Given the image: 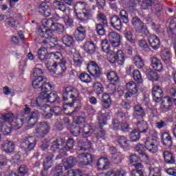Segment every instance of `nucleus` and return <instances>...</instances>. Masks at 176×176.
Returning <instances> with one entry per match:
<instances>
[{
  "mask_svg": "<svg viewBox=\"0 0 176 176\" xmlns=\"http://www.w3.org/2000/svg\"><path fill=\"white\" fill-rule=\"evenodd\" d=\"M37 33L41 38L40 43L44 46V48H40L38 51V58L41 60L43 63L49 65V63L47 62V60H49L47 54H49V53H47V49H50L52 46V45H54V43L57 41V38L53 37L52 30L46 29L45 28H40Z\"/></svg>",
  "mask_w": 176,
  "mask_h": 176,
  "instance_id": "obj_1",
  "label": "nucleus"
},
{
  "mask_svg": "<svg viewBox=\"0 0 176 176\" xmlns=\"http://www.w3.org/2000/svg\"><path fill=\"white\" fill-rule=\"evenodd\" d=\"M31 112V108L28 107V105L25 106L24 113L18 115L17 117L12 120L11 122V126L18 130V129H21L23 124H24V120L28 122L30 126H35V124L38 122V118H39V111H34Z\"/></svg>",
  "mask_w": 176,
  "mask_h": 176,
  "instance_id": "obj_2",
  "label": "nucleus"
},
{
  "mask_svg": "<svg viewBox=\"0 0 176 176\" xmlns=\"http://www.w3.org/2000/svg\"><path fill=\"white\" fill-rule=\"evenodd\" d=\"M43 91L40 93L43 100L48 101V102H51V104H60V100L57 93L53 91L47 94L49 91H52L53 90V85L50 84V82H47V84L43 85Z\"/></svg>",
  "mask_w": 176,
  "mask_h": 176,
  "instance_id": "obj_3",
  "label": "nucleus"
},
{
  "mask_svg": "<svg viewBox=\"0 0 176 176\" xmlns=\"http://www.w3.org/2000/svg\"><path fill=\"white\" fill-rule=\"evenodd\" d=\"M148 134L150 137L147 138L144 142L145 148L150 153H156L159 151V147L157 146V131L155 129H150Z\"/></svg>",
  "mask_w": 176,
  "mask_h": 176,
  "instance_id": "obj_4",
  "label": "nucleus"
},
{
  "mask_svg": "<svg viewBox=\"0 0 176 176\" xmlns=\"http://www.w3.org/2000/svg\"><path fill=\"white\" fill-rule=\"evenodd\" d=\"M79 90L78 89L72 87L67 86L65 87L63 90V101H68V97L72 98V102L70 103H67V107H72L75 104V101L79 98Z\"/></svg>",
  "mask_w": 176,
  "mask_h": 176,
  "instance_id": "obj_5",
  "label": "nucleus"
},
{
  "mask_svg": "<svg viewBox=\"0 0 176 176\" xmlns=\"http://www.w3.org/2000/svg\"><path fill=\"white\" fill-rule=\"evenodd\" d=\"M131 24L138 34H143V35H148L149 34L148 28L138 16L132 18Z\"/></svg>",
  "mask_w": 176,
  "mask_h": 176,
  "instance_id": "obj_6",
  "label": "nucleus"
},
{
  "mask_svg": "<svg viewBox=\"0 0 176 176\" xmlns=\"http://www.w3.org/2000/svg\"><path fill=\"white\" fill-rule=\"evenodd\" d=\"M107 60L111 63V64H116V63H118V65H123L124 64L126 57L124 56L123 51L118 50L116 54H115V52H110Z\"/></svg>",
  "mask_w": 176,
  "mask_h": 176,
  "instance_id": "obj_7",
  "label": "nucleus"
},
{
  "mask_svg": "<svg viewBox=\"0 0 176 176\" xmlns=\"http://www.w3.org/2000/svg\"><path fill=\"white\" fill-rule=\"evenodd\" d=\"M50 131V124L47 122H41L37 124L36 132L34 133L36 137L38 138H43L45 135L49 134Z\"/></svg>",
  "mask_w": 176,
  "mask_h": 176,
  "instance_id": "obj_8",
  "label": "nucleus"
},
{
  "mask_svg": "<svg viewBox=\"0 0 176 176\" xmlns=\"http://www.w3.org/2000/svg\"><path fill=\"white\" fill-rule=\"evenodd\" d=\"M36 145V140L35 138L32 136L28 137L25 138L21 144V148L23 149L26 153L28 152H31L35 148Z\"/></svg>",
  "mask_w": 176,
  "mask_h": 176,
  "instance_id": "obj_9",
  "label": "nucleus"
},
{
  "mask_svg": "<svg viewBox=\"0 0 176 176\" xmlns=\"http://www.w3.org/2000/svg\"><path fill=\"white\" fill-rule=\"evenodd\" d=\"M78 159L80 166H93V163L96 160V157L90 153L78 154Z\"/></svg>",
  "mask_w": 176,
  "mask_h": 176,
  "instance_id": "obj_10",
  "label": "nucleus"
},
{
  "mask_svg": "<svg viewBox=\"0 0 176 176\" xmlns=\"http://www.w3.org/2000/svg\"><path fill=\"white\" fill-rule=\"evenodd\" d=\"M75 146V140L74 138H70L66 142V146H63L59 151V155L56 157V160L58 159H62L64 156H68L67 152H69Z\"/></svg>",
  "mask_w": 176,
  "mask_h": 176,
  "instance_id": "obj_11",
  "label": "nucleus"
},
{
  "mask_svg": "<svg viewBox=\"0 0 176 176\" xmlns=\"http://www.w3.org/2000/svg\"><path fill=\"white\" fill-rule=\"evenodd\" d=\"M48 68L50 71L52 69L54 71V74L56 75H63V74L67 71V60H65V59H63L60 62H58L56 64H53Z\"/></svg>",
  "mask_w": 176,
  "mask_h": 176,
  "instance_id": "obj_12",
  "label": "nucleus"
},
{
  "mask_svg": "<svg viewBox=\"0 0 176 176\" xmlns=\"http://www.w3.org/2000/svg\"><path fill=\"white\" fill-rule=\"evenodd\" d=\"M98 119L101 129V130L98 132V137L100 138H105L106 133L105 131L102 129V126H105L107 124V120H109V116L107 113H102L100 112L98 113Z\"/></svg>",
  "mask_w": 176,
  "mask_h": 176,
  "instance_id": "obj_13",
  "label": "nucleus"
},
{
  "mask_svg": "<svg viewBox=\"0 0 176 176\" xmlns=\"http://www.w3.org/2000/svg\"><path fill=\"white\" fill-rule=\"evenodd\" d=\"M87 69L88 70V72H89L90 75H91V76L95 79H98V78L101 76V69L94 61H90L89 63Z\"/></svg>",
  "mask_w": 176,
  "mask_h": 176,
  "instance_id": "obj_14",
  "label": "nucleus"
},
{
  "mask_svg": "<svg viewBox=\"0 0 176 176\" xmlns=\"http://www.w3.org/2000/svg\"><path fill=\"white\" fill-rule=\"evenodd\" d=\"M108 39L113 47L120 46V34L119 33L115 31L110 32L108 34Z\"/></svg>",
  "mask_w": 176,
  "mask_h": 176,
  "instance_id": "obj_15",
  "label": "nucleus"
},
{
  "mask_svg": "<svg viewBox=\"0 0 176 176\" xmlns=\"http://www.w3.org/2000/svg\"><path fill=\"white\" fill-rule=\"evenodd\" d=\"M86 27L84 26H78L76 30L74 31V38L78 41V42H82L86 38Z\"/></svg>",
  "mask_w": 176,
  "mask_h": 176,
  "instance_id": "obj_16",
  "label": "nucleus"
},
{
  "mask_svg": "<svg viewBox=\"0 0 176 176\" xmlns=\"http://www.w3.org/2000/svg\"><path fill=\"white\" fill-rule=\"evenodd\" d=\"M145 109L140 104H136L133 107V114L134 119L138 120H142L145 118Z\"/></svg>",
  "mask_w": 176,
  "mask_h": 176,
  "instance_id": "obj_17",
  "label": "nucleus"
},
{
  "mask_svg": "<svg viewBox=\"0 0 176 176\" xmlns=\"http://www.w3.org/2000/svg\"><path fill=\"white\" fill-rule=\"evenodd\" d=\"M110 24L117 31H121L122 28H123V22H122V19L118 15L111 17Z\"/></svg>",
  "mask_w": 176,
  "mask_h": 176,
  "instance_id": "obj_18",
  "label": "nucleus"
},
{
  "mask_svg": "<svg viewBox=\"0 0 176 176\" xmlns=\"http://www.w3.org/2000/svg\"><path fill=\"white\" fill-rule=\"evenodd\" d=\"M152 96L155 102H160L163 98V90L158 85H154L153 87Z\"/></svg>",
  "mask_w": 176,
  "mask_h": 176,
  "instance_id": "obj_19",
  "label": "nucleus"
},
{
  "mask_svg": "<svg viewBox=\"0 0 176 176\" xmlns=\"http://www.w3.org/2000/svg\"><path fill=\"white\" fill-rule=\"evenodd\" d=\"M82 129H83L82 123L79 124V122H73L71 125L70 133L74 137H79L80 133H82Z\"/></svg>",
  "mask_w": 176,
  "mask_h": 176,
  "instance_id": "obj_20",
  "label": "nucleus"
},
{
  "mask_svg": "<svg viewBox=\"0 0 176 176\" xmlns=\"http://www.w3.org/2000/svg\"><path fill=\"white\" fill-rule=\"evenodd\" d=\"M45 78L43 76H38L36 77L33 81H32V87L34 89H38L41 93L43 91V85L47 84L48 82H45L43 80H45Z\"/></svg>",
  "mask_w": 176,
  "mask_h": 176,
  "instance_id": "obj_21",
  "label": "nucleus"
},
{
  "mask_svg": "<svg viewBox=\"0 0 176 176\" xmlns=\"http://www.w3.org/2000/svg\"><path fill=\"white\" fill-rule=\"evenodd\" d=\"M118 142L120 148H122L124 151H129V149H130V140H129L126 136H118Z\"/></svg>",
  "mask_w": 176,
  "mask_h": 176,
  "instance_id": "obj_22",
  "label": "nucleus"
},
{
  "mask_svg": "<svg viewBox=\"0 0 176 176\" xmlns=\"http://www.w3.org/2000/svg\"><path fill=\"white\" fill-rule=\"evenodd\" d=\"M151 65L155 71H157L158 72H162L163 71V64H162V61L160 60L159 58L153 56L150 59Z\"/></svg>",
  "mask_w": 176,
  "mask_h": 176,
  "instance_id": "obj_23",
  "label": "nucleus"
},
{
  "mask_svg": "<svg viewBox=\"0 0 176 176\" xmlns=\"http://www.w3.org/2000/svg\"><path fill=\"white\" fill-rule=\"evenodd\" d=\"M47 57L48 60L54 61L53 64H58L63 60V55L58 52L48 53Z\"/></svg>",
  "mask_w": 176,
  "mask_h": 176,
  "instance_id": "obj_24",
  "label": "nucleus"
},
{
  "mask_svg": "<svg viewBox=\"0 0 176 176\" xmlns=\"http://www.w3.org/2000/svg\"><path fill=\"white\" fill-rule=\"evenodd\" d=\"M162 141L163 145L166 148H171L173 146V138L171 135L167 132H164L162 135Z\"/></svg>",
  "mask_w": 176,
  "mask_h": 176,
  "instance_id": "obj_25",
  "label": "nucleus"
},
{
  "mask_svg": "<svg viewBox=\"0 0 176 176\" xmlns=\"http://www.w3.org/2000/svg\"><path fill=\"white\" fill-rule=\"evenodd\" d=\"M37 10L41 16H45V17L52 16V9H50V7L46 4H41L38 6Z\"/></svg>",
  "mask_w": 176,
  "mask_h": 176,
  "instance_id": "obj_26",
  "label": "nucleus"
},
{
  "mask_svg": "<svg viewBox=\"0 0 176 176\" xmlns=\"http://www.w3.org/2000/svg\"><path fill=\"white\" fill-rule=\"evenodd\" d=\"M148 43L150 46L154 50H157V49L160 47V39H159L156 35H150L148 38Z\"/></svg>",
  "mask_w": 176,
  "mask_h": 176,
  "instance_id": "obj_27",
  "label": "nucleus"
},
{
  "mask_svg": "<svg viewBox=\"0 0 176 176\" xmlns=\"http://www.w3.org/2000/svg\"><path fill=\"white\" fill-rule=\"evenodd\" d=\"M109 164V160L107 157H100L96 163L98 170H108Z\"/></svg>",
  "mask_w": 176,
  "mask_h": 176,
  "instance_id": "obj_28",
  "label": "nucleus"
},
{
  "mask_svg": "<svg viewBox=\"0 0 176 176\" xmlns=\"http://www.w3.org/2000/svg\"><path fill=\"white\" fill-rule=\"evenodd\" d=\"M102 108L104 109H109L112 105V100L111 96L108 94H104L102 96Z\"/></svg>",
  "mask_w": 176,
  "mask_h": 176,
  "instance_id": "obj_29",
  "label": "nucleus"
},
{
  "mask_svg": "<svg viewBox=\"0 0 176 176\" xmlns=\"http://www.w3.org/2000/svg\"><path fill=\"white\" fill-rule=\"evenodd\" d=\"M1 146L6 153H12L14 151V143L9 140H5L1 144Z\"/></svg>",
  "mask_w": 176,
  "mask_h": 176,
  "instance_id": "obj_30",
  "label": "nucleus"
},
{
  "mask_svg": "<svg viewBox=\"0 0 176 176\" xmlns=\"http://www.w3.org/2000/svg\"><path fill=\"white\" fill-rule=\"evenodd\" d=\"M62 43L67 47H72L75 45V40L72 36L65 34L62 37Z\"/></svg>",
  "mask_w": 176,
  "mask_h": 176,
  "instance_id": "obj_31",
  "label": "nucleus"
},
{
  "mask_svg": "<svg viewBox=\"0 0 176 176\" xmlns=\"http://www.w3.org/2000/svg\"><path fill=\"white\" fill-rule=\"evenodd\" d=\"M146 75L147 79L151 80V82H157L159 80V74L152 69H146Z\"/></svg>",
  "mask_w": 176,
  "mask_h": 176,
  "instance_id": "obj_32",
  "label": "nucleus"
},
{
  "mask_svg": "<svg viewBox=\"0 0 176 176\" xmlns=\"http://www.w3.org/2000/svg\"><path fill=\"white\" fill-rule=\"evenodd\" d=\"M52 115L56 118V120L60 122L64 119V115L63 114V108L60 107H54L52 110Z\"/></svg>",
  "mask_w": 176,
  "mask_h": 176,
  "instance_id": "obj_33",
  "label": "nucleus"
},
{
  "mask_svg": "<svg viewBox=\"0 0 176 176\" xmlns=\"http://www.w3.org/2000/svg\"><path fill=\"white\" fill-rule=\"evenodd\" d=\"M84 50L88 54H94L96 53V44L93 41H87L84 45Z\"/></svg>",
  "mask_w": 176,
  "mask_h": 176,
  "instance_id": "obj_34",
  "label": "nucleus"
},
{
  "mask_svg": "<svg viewBox=\"0 0 176 176\" xmlns=\"http://www.w3.org/2000/svg\"><path fill=\"white\" fill-rule=\"evenodd\" d=\"M163 157L166 164H175V157H174L173 153L169 151H164Z\"/></svg>",
  "mask_w": 176,
  "mask_h": 176,
  "instance_id": "obj_35",
  "label": "nucleus"
},
{
  "mask_svg": "<svg viewBox=\"0 0 176 176\" xmlns=\"http://www.w3.org/2000/svg\"><path fill=\"white\" fill-rule=\"evenodd\" d=\"M96 19L99 24H103V25H108V19H107V15L101 10H98L96 16Z\"/></svg>",
  "mask_w": 176,
  "mask_h": 176,
  "instance_id": "obj_36",
  "label": "nucleus"
},
{
  "mask_svg": "<svg viewBox=\"0 0 176 176\" xmlns=\"http://www.w3.org/2000/svg\"><path fill=\"white\" fill-rule=\"evenodd\" d=\"M107 76L108 80H110L112 85H113V86H115V85H118V83H119L120 82V79L119 77L118 76V74L113 71L107 73Z\"/></svg>",
  "mask_w": 176,
  "mask_h": 176,
  "instance_id": "obj_37",
  "label": "nucleus"
},
{
  "mask_svg": "<svg viewBox=\"0 0 176 176\" xmlns=\"http://www.w3.org/2000/svg\"><path fill=\"white\" fill-rule=\"evenodd\" d=\"M172 57L173 55L171 54V52L169 50H164L161 53V58L162 61L165 63V64H170Z\"/></svg>",
  "mask_w": 176,
  "mask_h": 176,
  "instance_id": "obj_38",
  "label": "nucleus"
},
{
  "mask_svg": "<svg viewBox=\"0 0 176 176\" xmlns=\"http://www.w3.org/2000/svg\"><path fill=\"white\" fill-rule=\"evenodd\" d=\"M102 45V50L107 53V59L109 58V54L113 53V51L111 50V45H109V43H108V40L104 39L101 43Z\"/></svg>",
  "mask_w": 176,
  "mask_h": 176,
  "instance_id": "obj_39",
  "label": "nucleus"
},
{
  "mask_svg": "<svg viewBox=\"0 0 176 176\" xmlns=\"http://www.w3.org/2000/svg\"><path fill=\"white\" fill-rule=\"evenodd\" d=\"M129 138L131 142H137V141H140V138H141V132L137 129L133 130L129 133Z\"/></svg>",
  "mask_w": 176,
  "mask_h": 176,
  "instance_id": "obj_40",
  "label": "nucleus"
},
{
  "mask_svg": "<svg viewBox=\"0 0 176 176\" xmlns=\"http://www.w3.org/2000/svg\"><path fill=\"white\" fill-rule=\"evenodd\" d=\"M126 86L130 94L134 95L138 93V88H137V84H135V82L131 81L126 83Z\"/></svg>",
  "mask_w": 176,
  "mask_h": 176,
  "instance_id": "obj_41",
  "label": "nucleus"
},
{
  "mask_svg": "<svg viewBox=\"0 0 176 176\" xmlns=\"http://www.w3.org/2000/svg\"><path fill=\"white\" fill-rule=\"evenodd\" d=\"M53 157H54L53 155L51 154L50 155H47L44 160L43 166L45 170H49V168H51V167H52Z\"/></svg>",
  "mask_w": 176,
  "mask_h": 176,
  "instance_id": "obj_42",
  "label": "nucleus"
},
{
  "mask_svg": "<svg viewBox=\"0 0 176 176\" xmlns=\"http://www.w3.org/2000/svg\"><path fill=\"white\" fill-rule=\"evenodd\" d=\"M137 126L138 129V131L140 133H146V131H148V123L144 121V119L140 120V121H138L137 122Z\"/></svg>",
  "mask_w": 176,
  "mask_h": 176,
  "instance_id": "obj_43",
  "label": "nucleus"
},
{
  "mask_svg": "<svg viewBox=\"0 0 176 176\" xmlns=\"http://www.w3.org/2000/svg\"><path fill=\"white\" fill-rule=\"evenodd\" d=\"M75 164H76V158L72 156L69 157L64 163L65 170H68V168L74 167Z\"/></svg>",
  "mask_w": 176,
  "mask_h": 176,
  "instance_id": "obj_44",
  "label": "nucleus"
},
{
  "mask_svg": "<svg viewBox=\"0 0 176 176\" xmlns=\"http://www.w3.org/2000/svg\"><path fill=\"white\" fill-rule=\"evenodd\" d=\"M65 141L63 139H57L56 141L54 142L53 144L51 146V151H53V152H56L57 149H60V146H63L65 144Z\"/></svg>",
  "mask_w": 176,
  "mask_h": 176,
  "instance_id": "obj_45",
  "label": "nucleus"
},
{
  "mask_svg": "<svg viewBox=\"0 0 176 176\" xmlns=\"http://www.w3.org/2000/svg\"><path fill=\"white\" fill-rule=\"evenodd\" d=\"M105 27H108V25H104L102 23L96 24V32L99 36H104L105 35Z\"/></svg>",
  "mask_w": 176,
  "mask_h": 176,
  "instance_id": "obj_46",
  "label": "nucleus"
},
{
  "mask_svg": "<svg viewBox=\"0 0 176 176\" xmlns=\"http://www.w3.org/2000/svg\"><path fill=\"white\" fill-rule=\"evenodd\" d=\"M93 89L98 96L104 93V87L100 82H95L93 85Z\"/></svg>",
  "mask_w": 176,
  "mask_h": 176,
  "instance_id": "obj_47",
  "label": "nucleus"
},
{
  "mask_svg": "<svg viewBox=\"0 0 176 176\" xmlns=\"http://www.w3.org/2000/svg\"><path fill=\"white\" fill-rule=\"evenodd\" d=\"M145 149H146V147H145V143L144 146L142 144H138L135 147V152H138L139 155L144 157H148V155L145 153Z\"/></svg>",
  "mask_w": 176,
  "mask_h": 176,
  "instance_id": "obj_48",
  "label": "nucleus"
},
{
  "mask_svg": "<svg viewBox=\"0 0 176 176\" xmlns=\"http://www.w3.org/2000/svg\"><path fill=\"white\" fill-rule=\"evenodd\" d=\"M124 157V155L122 154L120 152H118L112 156V162H114L115 164H120Z\"/></svg>",
  "mask_w": 176,
  "mask_h": 176,
  "instance_id": "obj_49",
  "label": "nucleus"
},
{
  "mask_svg": "<svg viewBox=\"0 0 176 176\" xmlns=\"http://www.w3.org/2000/svg\"><path fill=\"white\" fill-rule=\"evenodd\" d=\"M79 79L83 83H91V76L86 72L81 73L79 76Z\"/></svg>",
  "mask_w": 176,
  "mask_h": 176,
  "instance_id": "obj_50",
  "label": "nucleus"
},
{
  "mask_svg": "<svg viewBox=\"0 0 176 176\" xmlns=\"http://www.w3.org/2000/svg\"><path fill=\"white\" fill-rule=\"evenodd\" d=\"M173 104V101L171 100V98L169 96H165L164 98V100L162 101L161 107L164 108V109H167L168 107H171Z\"/></svg>",
  "mask_w": 176,
  "mask_h": 176,
  "instance_id": "obj_51",
  "label": "nucleus"
},
{
  "mask_svg": "<svg viewBox=\"0 0 176 176\" xmlns=\"http://www.w3.org/2000/svg\"><path fill=\"white\" fill-rule=\"evenodd\" d=\"M52 31H55L56 32H58V34H61L64 32V30H65V28L64 25L61 23H55L52 27Z\"/></svg>",
  "mask_w": 176,
  "mask_h": 176,
  "instance_id": "obj_52",
  "label": "nucleus"
},
{
  "mask_svg": "<svg viewBox=\"0 0 176 176\" xmlns=\"http://www.w3.org/2000/svg\"><path fill=\"white\" fill-rule=\"evenodd\" d=\"M115 117L118 118H120V119H122V120H129V119H130V113H129L128 111H118L115 113Z\"/></svg>",
  "mask_w": 176,
  "mask_h": 176,
  "instance_id": "obj_53",
  "label": "nucleus"
},
{
  "mask_svg": "<svg viewBox=\"0 0 176 176\" xmlns=\"http://www.w3.org/2000/svg\"><path fill=\"white\" fill-rule=\"evenodd\" d=\"M74 63L77 67H80L83 63V58L80 56V54H75L73 58Z\"/></svg>",
  "mask_w": 176,
  "mask_h": 176,
  "instance_id": "obj_54",
  "label": "nucleus"
},
{
  "mask_svg": "<svg viewBox=\"0 0 176 176\" xmlns=\"http://www.w3.org/2000/svg\"><path fill=\"white\" fill-rule=\"evenodd\" d=\"M139 46L140 47H141V49H142V50L146 52L147 53H149V52H151V47H149L148 43H146V41L145 40H140Z\"/></svg>",
  "mask_w": 176,
  "mask_h": 176,
  "instance_id": "obj_55",
  "label": "nucleus"
},
{
  "mask_svg": "<svg viewBox=\"0 0 176 176\" xmlns=\"http://www.w3.org/2000/svg\"><path fill=\"white\" fill-rule=\"evenodd\" d=\"M133 63L139 69L142 68L144 67V60L141 58V56L137 55L133 58Z\"/></svg>",
  "mask_w": 176,
  "mask_h": 176,
  "instance_id": "obj_56",
  "label": "nucleus"
},
{
  "mask_svg": "<svg viewBox=\"0 0 176 176\" xmlns=\"http://www.w3.org/2000/svg\"><path fill=\"white\" fill-rule=\"evenodd\" d=\"M133 78L138 83H141L142 82V76H141V72L138 69L133 71Z\"/></svg>",
  "mask_w": 176,
  "mask_h": 176,
  "instance_id": "obj_57",
  "label": "nucleus"
},
{
  "mask_svg": "<svg viewBox=\"0 0 176 176\" xmlns=\"http://www.w3.org/2000/svg\"><path fill=\"white\" fill-rule=\"evenodd\" d=\"M120 17L121 20H122L123 23L125 24H128L129 23V14L127 11L125 10H121L120 12Z\"/></svg>",
  "mask_w": 176,
  "mask_h": 176,
  "instance_id": "obj_58",
  "label": "nucleus"
},
{
  "mask_svg": "<svg viewBox=\"0 0 176 176\" xmlns=\"http://www.w3.org/2000/svg\"><path fill=\"white\" fill-rule=\"evenodd\" d=\"M91 148V142L88 141L86 138H84L82 142V146L80 151H89Z\"/></svg>",
  "mask_w": 176,
  "mask_h": 176,
  "instance_id": "obj_59",
  "label": "nucleus"
},
{
  "mask_svg": "<svg viewBox=\"0 0 176 176\" xmlns=\"http://www.w3.org/2000/svg\"><path fill=\"white\" fill-rule=\"evenodd\" d=\"M148 176H162V170L158 167L151 168Z\"/></svg>",
  "mask_w": 176,
  "mask_h": 176,
  "instance_id": "obj_60",
  "label": "nucleus"
},
{
  "mask_svg": "<svg viewBox=\"0 0 176 176\" xmlns=\"http://www.w3.org/2000/svg\"><path fill=\"white\" fill-rule=\"evenodd\" d=\"M43 102V98H42L41 94L36 100H32L31 102L32 107H42V103Z\"/></svg>",
  "mask_w": 176,
  "mask_h": 176,
  "instance_id": "obj_61",
  "label": "nucleus"
},
{
  "mask_svg": "<svg viewBox=\"0 0 176 176\" xmlns=\"http://www.w3.org/2000/svg\"><path fill=\"white\" fill-rule=\"evenodd\" d=\"M174 30H176V18H173L170 20L169 23V30H168V33L173 34Z\"/></svg>",
  "mask_w": 176,
  "mask_h": 176,
  "instance_id": "obj_62",
  "label": "nucleus"
},
{
  "mask_svg": "<svg viewBox=\"0 0 176 176\" xmlns=\"http://www.w3.org/2000/svg\"><path fill=\"white\" fill-rule=\"evenodd\" d=\"M125 38L129 42L131 43L132 46H134V45H135V40L133 38V33H131V32H126L125 33Z\"/></svg>",
  "mask_w": 176,
  "mask_h": 176,
  "instance_id": "obj_63",
  "label": "nucleus"
},
{
  "mask_svg": "<svg viewBox=\"0 0 176 176\" xmlns=\"http://www.w3.org/2000/svg\"><path fill=\"white\" fill-rule=\"evenodd\" d=\"M27 173H28V167L25 164L21 165L19 168V175L24 176Z\"/></svg>",
  "mask_w": 176,
  "mask_h": 176,
  "instance_id": "obj_64",
  "label": "nucleus"
}]
</instances>
